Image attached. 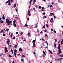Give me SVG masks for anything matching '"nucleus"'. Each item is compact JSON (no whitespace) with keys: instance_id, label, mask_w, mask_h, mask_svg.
I'll list each match as a JSON object with an SVG mask.
<instances>
[{"instance_id":"ddd939ff","label":"nucleus","mask_w":63,"mask_h":63,"mask_svg":"<svg viewBox=\"0 0 63 63\" xmlns=\"http://www.w3.org/2000/svg\"><path fill=\"white\" fill-rule=\"evenodd\" d=\"M13 25H14V27H16V24H13Z\"/></svg>"},{"instance_id":"c9c22d12","label":"nucleus","mask_w":63,"mask_h":63,"mask_svg":"<svg viewBox=\"0 0 63 63\" xmlns=\"http://www.w3.org/2000/svg\"><path fill=\"white\" fill-rule=\"evenodd\" d=\"M43 33V32H42V31H41V32H40V34H42Z\"/></svg>"},{"instance_id":"6ab92c4d","label":"nucleus","mask_w":63,"mask_h":63,"mask_svg":"<svg viewBox=\"0 0 63 63\" xmlns=\"http://www.w3.org/2000/svg\"><path fill=\"white\" fill-rule=\"evenodd\" d=\"M49 52H50V53L51 54H52V52H51V51L50 50H49Z\"/></svg>"},{"instance_id":"a18cd8bd","label":"nucleus","mask_w":63,"mask_h":63,"mask_svg":"<svg viewBox=\"0 0 63 63\" xmlns=\"http://www.w3.org/2000/svg\"><path fill=\"white\" fill-rule=\"evenodd\" d=\"M54 18H56V17L55 16H54Z\"/></svg>"},{"instance_id":"69168bd1","label":"nucleus","mask_w":63,"mask_h":63,"mask_svg":"<svg viewBox=\"0 0 63 63\" xmlns=\"http://www.w3.org/2000/svg\"><path fill=\"white\" fill-rule=\"evenodd\" d=\"M41 11L42 12H43V11H44V9H42Z\"/></svg>"},{"instance_id":"bf43d9fd","label":"nucleus","mask_w":63,"mask_h":63,"mask_svg":"<svg viewBox=\"0 0 63 63\" xmlns=\"http://www.w3.org/2000/svg\"><path fill=\"white\" fill-rule=\"evenodd\" d=\"M8 3V1H7L6 2V4H7V3Z\"/></svg>"},{"instance_id":"9d476101","label":"nucleus","mask_w":63,"mask_h":63,"mask_svg":"<svg viewBox=\"0 0 63 63\" xmlns=\"http://www.w3.org/2000/svg\"><path fill=\"white\" fill-rule=\"evenodd\" d=\"M28 37H30V33H29V32H28Z\"/></svg>"},{"instance_id":"423d86ee","label":"nucleus","mask_w":63,"mask_h":63,"mask_svg":"<svg viewBox=\"0 0 63 63\" xmlns=\"http://www.w3.org/2000/svg\"><path fill=\"white\" fill-rule=\"evenodd\" d=\"M14 56L15 57H16V52L14 51Z\"/></svg>"},{"instance_id":"13d9d810","label":"nucleus","mask_w":63,"mask_h":63,"mask_svg":"<svg viewBox=\"0 0 63 63\" xmlns=\"http://www.w3.org/2000/svg\"><path fill=\"white\" fill-rule=\"evenodd\" d=\"M55 42H57V40H56V39H55Z\"/></svg>"},{"instance_id":"7c9ffc66","label":"nucleus","mask_w":63,"mask_h":63,"mask_svg":"<svg viewBox=\"0 0 63 63\" xmlns=\"http://www.w3.org/2000/svg\"><path fill=\"white\" fill-rule=\"evenodd\" d=\"M43 52L44 55H45V52L43 51Z\"/></svg>"},{"instance_id":"a19ab883","label":"nucleus","mask_w":63,"mask_h":63,"mask_svg":"<svg viewBox=\"0 0 63 63\" xmlns=\"http://www.w3.org/2000/svg\"><path fill=\"white\" fill-rule=\"evenodd\" d=\"M54 32L55 33H56V31H55V30H54Z\"/></svg>"},{"instance_id":"0eeeda50","label":"nucleus","mask_w":63,"mask_h":63,"mask_svg":"<svg viewBox=\"0 0 63 63\" xmlns=\"http://www.w3.org/2000/svg\"><path fill=\"white\" fill-rule=\"evenodd\" d=\"M36 0H34L33 1L34 3L33 4V5H34L35 4V3H36Z\"/></svg>"},{"instance_id":"ea45409f","label":"nucleus","mask_w":63,"mask_h":63,"mask_svg":"<svg viewBox=\"0 0 63 63\" xmlns=\"http://www.w3.org/2000/svg\"><path fill=\"white\" fill-rule=\"evenodd\" d=\"M8 4V5H9V6H10V5H11V3H9Z\"/></svg>"},{"instance_id":"39448f33","label":"nucleus","mask_w":63,"mask_h":63,"mask_svg":"<svg viewBox=\"0 0 63 63\" xmlns=\"http://www.w3.org/2000/svg\"><path fill=\"white\" fill-rule=\"evenodd\" d=\"M32 0H30V1L29 2L30 5H31V3H32Z\"/></svg>"},{"instance_id":"c756f323","label":"nucleus","mask_w":63,"mask_h":63,"mask_svg":"<svg viewBox=\"0 0 63 63\" xmlns=\"http://www.w3.org/2000/svg\"><path fill=\"white\" fill-rule=\"evenodd\" d=\"M7 40L8 41H7V42H10V41L9 40V39H8Z\"/></svg>"},{"instance_id":"f3484780","label":"nucleus","mask_w":63,"mask_h":63,"mask_svg":"<svg viewBox=\"0 0 63 63\" xmlns=\"http://www.w3.org/2000/svg\"><path fill=\"white\" fill-rule=\"evenodd\" d=\"M16 24V20H15L13 21V24Z\"/></svg>"},{"instance_id":"09e8293b","label":"nucleus","mask_w":63,"mask_h":63,"mask_svg":"<svg viewBox=\"0 0 63 63\" xmlns=\"http://www.w3.org/2000/svg\"><path fill=\"white\" fill-rule=\"evenodd\" d=\"M16 34H18V32H16Z\"/></svg>"},{"instance_id":"4c0bfd02","label":"nucleus","mask_w":63,"mask_h":63,"mask_svg":"<svg viewBox=\"0 0 63 63\" xmlns=\"http://www.w3.org/2000/svg\"><path fill=\"white\" fill-rule=\"evenodd\" d=\"M6 31H9V29H7L6 30Z\"/></svg>"},{"instance_id":"338daca9","label":"nucleus","mask_w":63,"mask_h":63,"mask_svg":"<svg viewBox=\"0 0 63 63\" xmlns=\"http://www.w3.org/2000/svg\"><path fill=\"white\" fill-rule=\"evenodd\" d=\"M50 7H52V5H51L50 6Z\"/></svg>"},{"instance_id":"5701e85b","label":"nucleus","mask_w":63,"mask_h":63,"mask_svg":"<svg viewBox=\"0 0 63 63\" xmlns=\"http://www.w3.org/2000/svg\"><path fill=\"white\" fill-rule=\"evenodd\" d=\"M28 25L27 24H26L24 26L25 27H27V26H28Z\"/></svg>"},{"instance_id":"79ce46f5","label":"nucleus","mask_w":63,"mask_h":63,"mask_svg":"<svg viewBox=\"0 0 63 63\" xmlns=\"http://www.w3.org/2000/svg\"><path fill=\"white\" fill-rule=\"evenodd\" d=\"M28 15H29V16H31V14H30V13H29L28 14Z\"/></svg>"},{"instance_id":"473e14b6","label":"nucleus","mask_w":63,"mask_h":63,"mask_svg":"<svg viewBox=\"0 0 63 63\" xmlns=\"http://www.w3.org/2000/svg\"><path fill=\"white\" fill-rule=\"evenodd\" d=\"M54 47L55 48H56V44H54Z\"/></svg>"},{"instance_id":"e2e57ef3","label":"nucleus","mask_w":63,"mask_h":63,"mask_svg":"<svg viewBox=\"0 0 63 63\" xmlns=\"http://www.w3.org/2000/svg\"><path fill=\"white\" fill-rule=\"evenodd\" d=\"M42 9L44 10V8L43 7H42Z\"/></svg>"},{"instance_id":"4be33fe9","label":"nucleus","mask_w":63,"mask_h":63,"mask_svg":"<svg viewBox=\"0 0 63 63\" xmlns=\"http://www.w3.org/2000/svg\"><path fill=\"white\" fill-rule=\"evenodd\" d=\"M7 44H8V45H9L10 44V43H9V42L7 41Z\"/></svg>"},{"instance_id":"6e6552de","label":"nucleus","mask_w":63,"mask_h":63,"mask_svg":"<svg viewBox=\"0 0 63 63\" xmlns=\"http://www.w3.org/2000/svg\"><path fill=\"white\" fill-rule=\"evenodd\" d=\"M2 18L3 19H5V17H4V15H3V16L2 17Z\"/></svg>"},{"instance_id":"c85d7f7f","label":"nucleus","mask_w":63,"mask_h":63,"mask_svg":"<svg viewBox=\"0 0 63 63\" xmlns=\"http://www.w3.org/2000/svg\"><path fill=\"white\" fill-rule=\"evenodd\" d=\"M45 25H44L43 27L42 28H45Z\"/></svg>"},{"instance_id":"7ed1b4c3","label":"nucleus","mask_w":63,"mask_h":63,"mask_svg":"<svg viewBox=\"0 0 63 63\" xmlns=\"http://www.w3.org/2000/svg\"><path fill=\"white\" fill-rule=\"evenodd\" d=\"M35 42H36V40H33L32 41V43H33V47H35Z\"/></svg>"},{"instance_id":"b1692460","label":"nucleus","mask_w":63,"mask_h":63,"mask_svg":"<svg viewBox=\"0 0 63 63\" xmlns=\"http://www.w3.org/2000/svg\"><path fill=\"white\" fill-rule=\"evenodd\" d=\"M4 32V31H3V30H2L1 31L0 33H2V32Z\"/></svg>"},{"instance_id":"bb28decb","label":"nucleus","mask_w":63,"mask_h":63,"mask_svg":"<svg viewBox=\"0 0 63 63\" xmlns=\"http://www.w3.org/2000/svg\"><path fill=\"white\" fill-rule=\"evenodd\" d=\"M46 25L47 27V28H48V24H46Z\"/></svg>"},{"instance_id":"2f4dec72","label":"nucleus","mask_w":63,"mask_h":63,"mask_svg":"<svg viewBox=\"0 0 63 63\" xmlns=\"http://www.w3.org/2000/svg\"><path fill=\"white\" fill-rule=\"evenodd\" d=\"M9 56L10 57H12V56H11L10 54L9 55Z\"/></svg>"},{"instance_id":"680f3d73","label":"nucleus","mask_w":63,"mask_h":63,"mask_svg":"<svg viewBox=\"0 0 63 63\" xmlns=\"http://www.w3.org/2000/svg\"><path fill=\"white\" fill-rule=\"evenodd\" d=\"M33 54H34V55H35V54H36V53L34 52L33 53Z\"/></svg>"},{"instance_id":"864d4df0","label":"nucleus","mask_w":63,"mask_h":63,"mask_svg":"<svg viewBox=\"0 0 63 63\" xmlns=\"http://www.w3.org/2000/svg\"><path fill=\"white\" fill-rule=\"evenodd\" d=\"M13 39H16V38H15V37H13Z\"/></svg>"},{"instance_id":"1a4fd4ad","label":"nucleus","mask_w":63,"mask_h":63,"mask_svg":"<svg viewBox=\"0 0 63 63\" xmlns=\"http://www.w3.org/2000/svg\"><path fill=\"white\" fill-rule=\"evenodd\" d=\"M63 40H62L61 41V44H60L61 46L62 45V44H63Z\"/></svg>"},{"instance_id":"cd10ccee","label":"nucleus","mask_w":63,"mask_h":63,"mask_svg":"<svg viewBox=\"0 0 63 63\" xmlns=\"http://www.w3.org/2000/svg\"><path fill=\"white\" fill-rule=\"evenodd\" d=\"M60 56L61 57H63V55H60Z\"/></svg>"},{"instance_id":"37998d69","label":"nucleus","mask_w":63,"mask_h":63,"mask_svg":"<svg viewBox=\"0 0 63 63\" xmlns=\"http://www.w3.org/2000/svg\"><path fill=\"white\" fill-rule=\"evenodd\" d=\"M39 9H41V6H39Z\"/></svg>"},{"instance_id":"0e129e2a","label":"nucleus","mask_w":63,"mask_h":63,"mask_svg":"<svg viewBox=\"0 0 63 63\" xmlns=\"http://www.w3.org/2000/svg\"><path fill=\"white\" fill-rule=\"evenodd\" d=\"M44 18H47V16H44Z\"/></svg>"},{"instance_id":"4468645a","label":"nucleus","mask_w":63,"mask_h":63,"mask_svg":"<svg viewBox=\"0 0 63 63\" xmlns=\"http://www.w3.org/2000/svg\"><path fill=\"white\" fill-rule=\"evenodd\" d=\"M19 51L21 52L22 51V49H21V48H20L19 49Z\"/></svg>"},{"instance_id":"6e6d98bb","label":"nucleus","mask_w":63,"mask_h":63,"mask_svg":"<svg viewBox=\"0 0 63 63\" xmlns=\"http://www.w3.org/2000/svg\"><path fill=\"white\" fill-rule=\"evenodd\" d=\"M3 36H5V34H3Z\"/></svg>"},{"instance_id":"58836bf2","label":"nucleus","mask_w":63,"mask_h":63,"mask_svg":"<svg viewBox=\"0 0 63 63\" xmlns=\"http://www.w3.org/2000/svg\"><path fill=\"white\" fill-rule=\"evenodd\" d=\"M51 19L52 20V21H53V18H51Z\"/></svg>"},{"instance_id":"f8f14e48","label":"nucleus","mask_w":63,"mask_h":63,"mask_svg":"<svg viewBox=\"0 0 63 63\" xmlns=\"http://www.w3.org/2000/svg\"><path fill=\"white\" fill-rule=\"evenodd\" d=\"M0 21L1 22V23H3V22H4L3 20H0Z\"/></svg>"},{"instance_id":"49530a36","label":"nucleus","mask_w":63,"mask_h":63,"mask_svg":"<svg viewBox=\"0 0 63 63\" xmlns=\"http://www.w3.org/2000/svg\"><path fill=\"white\" fill-rule=\"evenodd\" d=\"M43 15H45V12H43Z\"/></svg>"},{"instance_id":"5fc2aeb1","label":"nucleus","mask_w":63,"mask_h":63,"mask_svg":"<svg viewBox=\"0 0 63 63\" xmlns=\"http://www.w3.org/2000/svg\"><path fill=\"white\" fill-rule=\"evenodd\" d=\"M11 3H13V0H11Z\"/></svg>"},{"instance_id":"412c9836","label":"nucleus","mask_w":63,"mask_h":63,"mask_svg":"<svg viewBox=\"0 0 63 63\" xmlns=\"http://www.w3.org/2000/svg\"><path fill=\"white\" fill-rule=\"evenodd\" d=\"M8 3H10L11 2V0H8Z\"/></svg>"},{"instance_id":"de8ad7c7","label":"nucleus","mask_w":63,"mask_h":63,"mask_svg":"<svg viewBox=\"0 0 63 63\" xmlns=\"http://www.w3.org/2000/svg\"><path fill=\"white\" fill-rule=\"evenodd\" d=\"M44 31L45 32H47V30H44Z\"/></svg>"},{"instance_id":"dca6fc26","label":"nucleus","mask_w":63,"mask_h":63,"mask_svg":"<svg viewBox=\"0 0 63 63\" xmlns=\"http://www.w3.org/2000/svg\"><path fill=\"white\" fill-rule=\"evenodd\" d=\"M62 58H61L59 59H57V60H58V61H59V60H61V59H62Z\"/></svg>"},{"instance_id":"3c124183","label":"nucleus","mask_w":63,"mask_h":63,"mask_svg":"<svg viewBox=\"0 0 63 63\" xmlns=\"http://www.w3.org/2000/svg\"><path fill=\"white\" fill-rule=\"evenodd\" d=\"M9 47H12V45H9Z\"/></svg>"},{"instance_id":"393cba45","label":"nucleus","mask_w":63,"mask_h":63,"mask_svg":"<svg viewBox=\"0 0 63 63\" xmlns=\"http://www.w3.org/2000/svg\"><path fill=\"white\" fill-rule=\"evenodd\" d=\"M32 10H34V11H35V12H36V10L34 8H33L32 9Z\"/></svg>"},{"instance_id":"8fccbe9b","label":"nucleus","mask_w":63,"mask_h":63,"mask_svg":"<svg viewBox=\"0 0 63 63\" xmlns=\"http://www.w3.org/2000/svg\"><path fill=\"white\" fill-rule=\"evenodd\" d=\"M51 31H53V30L52 29H51Z\"/></svg>"},{"instance_id":"603ef678","label":"nucleus","mask_w":63,"mask_h":63,"mask_svg":"<svg viewBox=\"0 0 63 63\" xmlns=\"http://www.w3.org/2000/svg\"><path fill=\"white\" fill-rule=\"evenodd\" d=\"M11 52H13V50H12V49H11Z\"/></svg>"},{"instance_id":"aec40b11","label":"nucleus","mask_w":63,"mask_h":63,"mask_svg":"<svg viewBox=\"0 0 63 63\" xmlns=\"http://www.w3.org/2000/svg\"><path fill=\"white\" fill-rule=\"evenodd\" d=\"M30 11H29V10L28 11V14H30Z\"/></svg>"},{"instance_id":"e433bc0d","label":"nucleus","mask_w":63,"mask_h":63,"mask_svg":"<svg viewBox=\"0 0 63 63\" xmlns=\"http://www.w3.org/2000/svg\"><path fill=\"white\" fill-rule=\"evenodd\" d=\"M50 22H52L53 21H52V20L51 21V20H50Z\"/></svg>"},{"instance_id":"20e7f679","label":"nucleus","mask_w":63,"mask_h":63,"mask_svg":"<svg viewBox=\"0 0 63 63\" xmlns=\"http://www.w3.org/2000/svg\"><path fill=\"white\" fill-rule=\"evenodd\" d=\"M5 52H8V49H7V47H5Z\"/></svg>"},{"instance_id":"2eb2a0df","label":"nucleus","mask_w":63,"mask_h":63,"mask_svg":"<svg viewBox=\"0 0 63 63\" xmlns=\"http://www.w3.org/2000/svg\"><path fill=\"white\" fill-rule=\"evenodd\" d=\"M50 15H53V16H54V13H50Z\"/></svg>"},{"instance_id":"f704fd0d","label":"nucleus","mask_w":63,"mask_h":63,"mask_svg":"<svg viewBox=\"0 0 63 63\" xmlns=\"http://www.w3.org/2000/svg\"><path fill=\"white\" fill-rule=\"evenodd\" d=\"M22 56L23 57H25V55H23Z\"/></svg>"},{"instance_id":"72a5a7b5","label":"nucleus","mask_w":63,"mask_h":63,"mask_svg":"<svg viewBox=\"0 0 63 63\" xmlns=\"http://www.w3.org/2000/svg\"><path fill=\"white\" fill-rule=\"evenodd\" d=\"M14 51H15V52H17V50H16V49L15 50H14Z\"/></svg>"},{"instance_id":"a878e982","label":"nucleus","mask_w":63,"mask_h":63,"mask_svg":"<svg viewBox=\"0 0 63 63\" xmlns=\"http://www.w3.org/2000/svg\"><path fill=\"white\" fill-rule=\"evenodd\" d=\"M16 4H14V6L13 7H14V8H16Z\"/></svg>"},{"instance_id":"052dcab7","label":"nucleus","mask_w":63,"mask_h":63,"mask_svg":"<svg viewBox=\"0 0 63 63\" xmlns=\"http://www.w3.org/2000/svg\"><path fill=\"white\" fill-rule=\"evenodd\" d=\"M23 41H24V42H26V40H25V39H24V40H23Z\"/></svg>"},{"instance_id":"774afa93","label":"nucleus","mask_w":63,"mask_h":63,"mask_svg":"<svg viewBox=\"0 0 63 63\" xmlns=\"http://www.w3.org/2000/svg\"><path fill=\"white\" fill-rule=\"evenodd\" d=\"M12 63H15V62L14 61H13L12 62Z\"/></svg>"},{"instance_id":"9b49d317","label":"nucleus","mask_w":63,"mask_h":63,"mask_svg":"<svg viewBox=\"0 0 63 63\" xmlns=\"http://www.w3.org/2000/svg\"><path fill=\"white\" fill-rule=\"evenodd\" d=\"M17 45H16L14 47V48H17Z\"/></svg>"},{"instance_id":"4d7b16f0","label":"nucleus","mask_w":63,"mask_h":63,"mask_svg":"<svg viewBox=\"0 0 63 63\" xmlns=\"http://www.w3.org/2000/svg\"><path fill=\"white\" fill-rule=\"evenodd\" d=\"M0 55H3V53H1Z\"/></svg>"},{"instance_id":"f03ea898","label":"nucleus","mask_w":63,"mask_h":63,"mask_svg":"<svg viewBox=\"0 0 63 63\" xmlns=\"http://www.w3.org/2000/svg\"><path fill=\"white\" fill-rule=\"evenodd\" d=\"M6 23L8 25H10V24H11V21H10L8 19H6Z\"/></svg>"},{"instance_id":"a211bd4d","label":"nucleus","mask_w":63,"mask_h":63,"mask_svg":"<svg viewBox=\"0 0 63 63\" xmlns=\"http://www.w3.org/2000/svg\"><path fill=\"white\" fill-rule=\"evenodd\" d=\"M23 32H21L20 33V34L21 35V36H22V34H23Z\"/></svg>"},{"instance_id":"f257e3e1","label":"nucleus","mask_w":63,"mask_h":63,"mask_svg":"<svg viewBox=\"0 0 63 63\" xmlns=\"http://www.w3.org/2000/svg\"><path fill=\"white\" fill-rule=\"evenodd\" d=\"M58 49H59V53H58V55H59V56H60V55H59L61 53V49H60V44H59V45H58Z\"/></svg>"},{"instance_id":"c03bdc74","label":"nucleus","mask_w":63,"mask_h":63,"mask_svg":"<svg viewBox=\"0 0 63 63\" xmlns=\"http://www.w3.org/2000/svg\"><path fill=\"white\" fill-rule=\"evenodd\" d=\"M45 37H47V34H45Z\"/></svg>"}]
</instances>
